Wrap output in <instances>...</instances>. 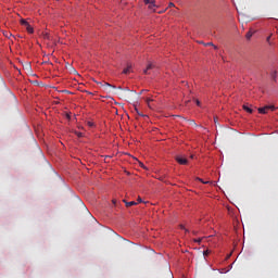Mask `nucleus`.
I'll return each instance as SVG.
<instances>
[{"mask_svg":"<svg viewBox=\"0 0 278 278\" xmlns=\"http://www.w3.org/2000/svg\"><path fill=\"white\" fill-rule=\"evenodd\" d=\"M140 166H141V168H146V167H144V164H142V163H140Z\"/></svg>","mask_w":278,"mask_h":278,"instance_id":"nucleus-26","label":"nucleus"},{"mask_svg":"<svg viewBox=\"0 0 278 278\" xmlns=\"http://www.w3.org/2000/svg\"><path fill=\"white\" fill-rule=\"evenodd\" d=\"M176 162H178V164H181L182 166H185L186 164H188V159H185L182 156H176Z\"/></svg>","mask_w":278,"mask_h":278,"instance_id":"nucleus-1","label":"nucleus"},{"mask_svg":"<svg viewBox=\"0 0 278 278\" xmlns=\"http://www.w3.org/2000/svg\"><path fill=\"white\" fill-rule=\"evenodd\" d=\"M214 123H218V117H214Z\"/></svg>","mask_w":278,"mask_h":278,"instance_id":"nucleus-22","label":"nucleus"},{"mask_svg":"<svg viewBox=\"0 0 278 278\" xmlns=\"http://www.w3.org/2000/svg\"><path fill=\"white\" fill-rule=\"evenodd\" d=\"M169 8H175V3L170 2Z\"/></svg>","mask_w":278,"mask_h":278,"instance_id":"nucleus-20","label":"nucleus"},{"mask_svg":"<svg viewBox=\"0 0 278 278\" xmlns=\"http://www.w3.org/2000/svg\"><path fill=\"white\" fill-rule=\"evenodd\" d=\"M194 242H201V239L194 240Z\"/></svg>","mask_w":278,"mask_h":278,"instance_id":"nucleus-28","label":"nucleus"},{"mask_svg":"<svg viewBox=\"0 0 278 278\" xmlns=\"http://www.w3.org/2000/svg\"><path fill=\"white\" fill-rule=\"evenodd\" d=\"M152 101H153V99H151V98L146 99V103H147L148 108H150V110H153V106L151 105Z\"/></svg>","mask_w":278,"mask_h":278,"instance_id":"nucleus-5","label":"nucleus"},{"mask_svg":"<svg viewBox=\"0 0 278 278\" xmlns=\"http://www.w3.org/2000/svg\"><path fill=\"white\" fill-rule=\"evenodd\" d=\"M104 86H108L109 88H116V86L110 85L109 83H104Z\"/></svg>","mask_w":278,"mask_h":278,"instance_id":"nucleus-15","label":"nucleus"},{"mask_svg":"<svg viewBox=\"0 0 278 278\" xmlns=\"http://www.w3.org/2000/svg\"><path fill=\"white\" fill-rule=\"evenodd\" d=\"M26 30L28 31V34H33L34 33V27H31V25H27L26 26Z\"/></svg>","mask_w":278,"mask_h":278,"instance_id":"nucleus-10","label":"nucleus"},{"mask_svg":"<svg viewBox=\"0 0 278 278\" xmlns=\"http://www.w3.org/2000/svg\"><path fill=\"white\" fill-rule=\"evenodd\" d=\"M271 78H273V79H277V71H274V72L271 73Z\"/></svg>","mask_w":278,"mask_h":278,"instance_id":"nucleus-14","label":"nucleus"},{"mask_svg":"<svg viewBox=\"0 0 278 278\" xmlns=\"http://www.w3.org/2000/svg\"><path fill=\"white\" fill-rule=\"evenodd\" d=\"M88 125H89V127H92L93 124L91 122H88Z\"/></svg>","mask_w":278,"mask_h":278,"instance_id":"nucleus-24","label":"nucleus"},{"mask_svg":"<svg viewBox=\"0 0 278 278\" xmlns=\"http://www.w3.org/2000/svg\"><path fill=\"white\" fill-rule=\"evenodd\" d=\"M180 229H186V228L184 227V225H180Z\"/></svg>","mask_w":278,"mask_h":278,"instance_id":"nucleus-27","label":"nucleus"},{"mask_svg":"<svg viewBox=\"0 0 278 278\" xmlns=\"http://www.w3.org/2000/svg\"><path fill=\"white\" fill-rule=\"evenodd\" d=\"M150 10H153L155 8V0H151V3L148 4Z\"/></svg>","mask_w":278,"mask_h":278,"instance_id":"nucleus-11","label":"nucleus"},{"mask_svg":"<svg viewBox=\"0 0 278 278\" xmlns=\"http://www.w3.org/2000/svg\"><path fill=\"white\" fill-rule=\"evenodd\" d=\"M243 110H244L245 112H248L249 114H253V109H251V108H249V106H247V105H243Z\"/></svg>","mask_w":278,"mask_h":278,"instance_id":"nucleus-7","label":"nucleus"},{"mask_svg":"<svg viewBox=\"0 0 278 278\" xmlns=\"http://www.w3.org/2000/svg\"><path fill=\"white\" fill-rule=\"evenodd\" d=\"M202 45H204V47H214V49H218V47H216L213 42H206V43L202 42Z\"/></svg>","mask_w":278,"mask_h":278,"instance_id":"nucleus-9","label":"nucleus"},{"mask_svg":"<svg viewBox=\"0 0 278 278\" xmlns=\"http://www.w3.org/2000/svg\"><path fill=\"white\" fill-rule=\"evenodd\" d=\"M247 40H251V38H253V31H248L245 35Z\"/></svg>","mask_w":278,"mask_h":278,"instance_id":"nucleus-8","label":"nucleus"},{"mask_svg":"<svg viewBox=\"0 0 278 278\" xmlns=\"http://www.w3.org/2000/svg\"><path fill=\"white\" fill-rule=\"evenodd\" d=\"M43 38L46 39V40H49V35L46 33V34H43Z\"/></svg>","mask_w":278,"mask_h":278,"instance_id":"nucleus-18","label":"nucleus"},{"mask_svg":"<svg viewBox=\"0 0 278 278\" xmlns=\"http://www.w3.org/2000/svg\"><path fill=\"white\" fill-rule=\"evenodd\" d=\"M77 136H78V138H81V132H78Z\"/></svg>","mask_w":278,"mask_h":278,"instance_id":"nucleus-25","label":"nucleus"},{"mask_svg":"<svg viewBox=\"0 0 278 278\" xmlns=\"http://www.w3.org/2000/svg\"><path fill=\"white\" fill-rule=\"evenodd\" d=\"M124 203L126 204V207H131V206H134V205H138V202H136V201L126 202V201L124 200Z\"/></svg>","mask_w":278,"mask_h":278,"instance_id":"nucleus-3","label":"nucleus"},{"mask_svg":"<svg viewBox=\"0 0 278 278\" xmlns=\"http://www.w3.org/2000/svg\"><path fill=\"white\" fill-rule=\"evenodd\" d=\"M138 203H142V198H138Z\"/></svg>","mask_w":278,"mask_h":278,"instance_id":"nucleus-23","label":"nucleus"},{"mask_svg":"<svg viewBox=\"0 0 278 278\" xmlns=\"http://www.w3.org/2000/svg\"><path fill=\"white\" fill-rule=\"evenodd\" d=\"M197 105H201V101L195 100Z\"/></svg>","mask_w":278,"mask_h":278,"instance_id":"nucleus-21","label":"nucleus"},{"mask_svg":"<svg viewBox=\"0 0 278 278\" xmlns=\"http://www.w3.org/2000/svg\"><path fill=\"white\" fill-rule=\"evenodd\" d=\"M135 111L136 113L139 115V116H144V114L140 113V111H138V108H135Z\"/></svg>","mask_w":278,"mask_h":278,"instance_id":"nucleus-16","label":"nucleus"},{"mask_svg":"<svg viewBox=\"0 0 278 278\" xmlns=\"http://www.w3.org/2000/svg\"><path fill=\"white\" fill-rule=\"evenodd\" d=\"M203 255H204V257H206V255H210V250H205V251L203 252Z\"/></svg>","mask_w":278,"mask_h":278,"instance_id":"nucleus-17","label":"nucleus"},{"mask_svg":"<svg viewBox=\"0 0 278 278\" xmlns=\"http://www.w3.org/2000/svg\"><path fill=\"white\" fill-rule=\"evenodd\" d=\"M153 68H155V65H153V63L148 64L147 68L143 71L144 75H149V72Z\"/></svg>","mask_w":278,"mask_h":278,"instance_id":"nucleus-2","label":"nucleus"},{"mask_svg":"<svg viewBox=\"0 0 278 278\" xmlns=\"http://www.w3.org/2000/svg\"><path fill=\"white\" fill-rule=\"evenodd\" d=\"M144 3L149 5V3H151V0H144Z\"/></svg>","mask_w":278,"mask_h":278,"instance_id":"nucleus-19","label":"nucleus"},{"mask_svg":"<svg viewBox=\"0 0 278 278\" xmlns=\"http://www.w3.org/2000/svg\"><path fill=\"white\" fill-rule=\"evenodd\" d=\"M21 25H23L24 27H27V25H29V22L26 20H21Z\"/></svg>","mask_w":278,"mask_h":278,"instance_id":"nucleus-12","label":"nucleus"},{"mask_svg":"<svg viewBox=\"0 0 278 278\" xmlns=\"http://www.w3.org/2000/svg\"><path fill=\"white\" fill-rule=\"evenodd\" d=\"M124 75H128V73H131V65L128 64L126 68L123 71Z\"/></svg>","mask_w":278,"mask_h":278,"instance_id":"nucleus-4","label":"nucleus"},{"mask_svg":"<svg viewBox=\"0 0 278 278\" xmlns=\"http://www.w3.org/2000/svg\"><path fill=\"white\" fill-rule=\"evenodd\" d=\"M267 110H271V112H275V110H277V108H275V105H266Z\"/></svg>","mask_w":278,"mask_h":278,"instance_id":"nucleus-13","label":"nucleus"},{"mask_svg":"<svg viewBox=\"0 0 278 278\" xmlns=\"http://www.w3.org/2000/svg\"><path fill=\"white\" fill-rule=\"evenodd\" d=\"M143 92H146V90H141L140 94H142Z\"/></svg>","mask_w":278,"mask_h":278,"instance_id":"nucleus-29","label":"nucleus"},{"mask_svg":"<svg viewBox=\"0 0 278 278\" xmlns=\"http://www.w3.org/2000/svg\"><path fill=\"white\" fill-rule=\"evenodd\" d=\"M267 112H268V109L266 106L258 109L260 114H267Z\"/></svg>","mask_w":278,"mask_h":278,"instance_id":"nucleus-6","label":"nucleus"}]
</instances>
